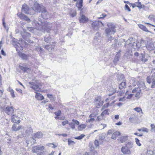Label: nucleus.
Masks as SVG:
<instances>
[{"label": "nucleus", "instance_id": "nucleus-27", "mask_svg": "<svg viewBox=\"0 0 155 155\" xmlns=\"http://www.w3.org/2000/svg\"><path fill=\"white\" fill-rule=\"evenodd\" d=\"M120 134V133L119 132L116 131L114 133L111 137V138L113 139H116V138Z\"/></svg>", "mask_w": 155, "mask_h": 155}, {"label": "nucleus", "instance_id": "nucleus-38", "mask_svg": "<svg viewBox=\"0 0 155 155\" xmlns=\"http://www.w3.org/2000/svg\"><path fill=\"white\" fill-rule=\"evenodd\" d=\"M109 109H107L104 110L101 114V116H104L107 115H108L109 113L108 112Z\"/></svg>", "mask_w": 155, "mask_h": 155}, {"label": "nucleus", "instance_id": "nucleus-64", "mask_svg": "<svg viewBox=\"0 0 155 155\" xmlns=\"http://www.w3.org/2000/svg\"><path fill=\"white\" fill-rule=\"evenodd\" d=\"M153 152L152 151L150 150H147V154L148 155H153Z\"/></svg>", "mask_w": 155, "mask_h": 155}, {"label": "nucleus", "instance_id": "nucleus-47", "mask_svg": "<svg viewBox=\"0 0 155 155\" xmlns=\"http://www.w3.org/2000/svg\"><path fill=\"white\" fill-rule=\"evenodd\" d=\"M47 146L52 148H54L57 146V145H55L53 143H50L47 144Z\"/></svg>", "mask_w": 155, "mask_h": 155}, {"label": "nucleus", "instance_id": "nucleus-57", "mask_svg": "<svg viewBox=\"0 0 155 155\" xmlns=\"http://www.w3.org/2000/svg\"><path fill=\"white\" fill-rule=\"evenodd\" d=\"M94 145L96 147L99 146V142L97 140H95L94 142Z\"/></svg>", "mask_w": 155, "mask_h": 155}, {"label": "nucleus", "instance_id": "nucleus-61", "mask_svg": "<svg viewBox=\"0 0 155 155\" xmlns=\"http://www.w3.org/2000/svg\"><path fill=\"white\" fill-rule=\"evenodd\" d=\"M125 10H127L129 12H130L131 11L130 8H129V6L128 5L126 4L125 5Z\"/></svg>", "mask_w": 155, "mask_h": 155}, {"label": "nucleus", "instance_id": "nucleus-35", "mask_svg": "<svg viewBox=\"0 0 155 155\" xmlns=\"http://www.w3.org/2000/svg\"><path fill=\"white\" fill-rule=\"evenodd\" d=\"M19 67L20 69L24 72H27L28 71H29L30 70L29 68L27 67H25L21 66H19Z\"/></svg>", "mask_w": 155, "mask_h": 155}, {"label": "nucleus", "instance_id": "nucleus-17", "mask_svg": "<svg viewBox=\"0 0 155 155\" xmlns=\"http://www.w3.org/2000/svg\"><path fill=\"white\" fill-rule=\"evenodd\" d=\"M23 38L27 41L29 42H32L28 38L31 37V35L30 33L28 32H25L23 35Z\"/></svg>", "mask_w": 155, "mask_h": 155}, {"label": "nucleus", "instance_id": "nucleus-15", "mask_svg": "<svg viewBox=\"0 0 155 155\" xmlns=\"http://www.w3.org/2000/svg\"><path fill=\"white\" fill-rule=\"evenodd\" d=\"M21 10L23 12L26 14H29V8L25 4H24L22 5Z\"/></svg>", "mask_w": 155, "mask_h": 155}, {"label": "nucleus", "instance_id": "nucleus-51", "mask_svg": "<svg viewBox=\"0 0 155 155\" xmlns=\"http://www.w3.org/2000/svg\"><path fill=\"white\" fill-rule=\"evenodd\" d=\"M148 18L150 20L153 21H155V16L154 15H150L149 16Z\"/></svg>", "mask_w": 155, "mask_h": 155}, {"label": "nucleus", "instance_id": "nucleus-29", "mask_svg": "<svg viewBox=\"0 0 155 155\" xmlns=\"http://www.w3.org/2000/svg\"><path fill=\"white\" fill-rule=\"evenodd\" d=\"M138 26L143 31L147 32H149L147 28L144 25L140 24L138 25Z\"/></svg>", "mask_w": 155, "mask_h": 155}, {"label": "nucleus", "instance_id": "nucleus-63", "mask_svg": "<svg viewBox=\"0 0 155 155\" xmlns=\"http://www.w3.org/2000/svg\"><path fill=\"white\" fill-rule=\"evenodd\" d=\"M98 39L96 38H94L93 41L95 45H97L99 44V42H98Z\"/></svg>", "mask_w": 155, "mask_h": 155}, {"label": "nucleus", "instance_id": "nucleus-24", "mask_svg": "<svg viewBox=\"0 0 155 155\" xmlns=\"http://www.w3.org/2000/svg\"><path fill=\"white\" fill-rule=\"evenodd\" d=\"M47 14L48 13L47 12L46 10L45 7H44L43 8H42V10L41 11V16L42 18L44 19L46 18Z\"/></svg>", "mask_w": 155, "mask_h": 155}, {"label": "nucleus", "instance_id": "nucleus-40", "mask_svg": "<svg viewBox=\"0 0 155 155\" xmlns=\"http://www.w3.org/2000/svg\"><path fill=\"white\" fill-rule=\"evenodd\" d=\"M105 138V136L104 135H101L99 137V140L100 141V142L101 143H103V140Z\"/></svg>", "mask_w": 155, "mask_h": 155}, {"label": "nucleus", "instance_id": "nucleus-2", "mask_svg": "<svg viewBox=\"0 0 155 155\" xmlns=\"http://www.w3.org/2000/svg\"><path fill=\"white\" fill-rule=\"evenodd\" d=\"M29 84L31 85L30 87L33 89L36 93L35 98L38 100H41L44 99V97L41 94L37 93L36 91H39L40 89L39 87L42 86V84L39 82H30Z\"/></svg>", "mask_w": 155, "mask_h": 155}, {"label": "nucleus", "instance_id": "nucleus-5", "mask_svg": "<svg viewBox=\"0 0 155 155\" xmlns=\"http://www.w3.org/2000/svg\"><path fill=\"white\" fill-rule=\"evenodd\" d=\"M21 134L19 136L20 137H23L26 136H28L32 132L33 130L30 126L26 127H23V128L21 131Z\"/></svg>", "mask_w": 155, "mask_h": 155}, {"label": "nucleus", "instance_id": "nucleus-26", "mask_svg": "<svg viewBox=\"0 0 155 155\" xmlns=\"http://www.w3.org/2000/svg\"><path fill=\"white\" fill-rule=\"evenodd\" d=\"M146 47L149 50H152L154 48V44L148 42L147 43Z\"/></svg>", "mask_w": 155, "mask_h": 155}, {"label": "nucleus", "instance_id": "nucleus-14", "mask_svg": "<svg viewBox=\"0 0 155 155\" xmlns=\"http://www.w3.org/2000/svg\"><path fill=\"white\" fill-rule=\"evenodd\" d=\"M44 149V147L40 145L39 146H35L33 147L32 151L34 153H36L39 150H42Z\"/></svg>", "mask_w": 155, "mask_h": 155}, {"label": "nucleus", "instance_id": "nucleus-8", "mask_svg": "<svg viewBox=\"0 0 155 155\" xmlns=\"http://www.w3.org/2000/svg\"><path fill=\"white\" fill-rule=\"evenodd\" d=\"M100 24L103 26H104V24L100 21L93 22L91 24V26L94 30H97L99 29Z\"/></svg>", "mask_w": 155, "mask_h": 155}, {"label": "nucleus", "instance_id": "nucleus-58", "mask_svg": "<svg viewBox=\"0 0 155 155\" xmlns=\"http://www.w3.org/2000/svg\"><path fill=\"white\" fill-rule=\"evenodd\" d=\"M95 119L93 118H91L89 119H88L86 120V122L90 123L91 122H93L94 121Z\"/></svg>", "mask_w": 155, "mask_h": 155}, {"label": "nucleus", "instance_id": "nucleus-7", "mask_svg": "<svg viewBox=\"0 0 155 155\" xmlns=\"http://www.w3.org/2000/svg\"><path fill=\"white\" fill-rule=\"evenodd\" d=\"M133 93H135V96L136 99L138 100L140 97V94L141 90L140 88L139 87H136L134 88L132 91Z\"/></svg>", "mask_w": 155, "mask_h": 155}, {"label": "nucleus", "instance_id": "nucleus-12", "mask_svg": "<svg viewBox=\"0 0 155 155\" xmlns=\"http://www.w3.org/2000/svg\"><path fill=\"white\" fill-rule=\"evenodd\" d=\"M23 128V126L21 125H19L16 124H14L13 125L12 128V130L17 131L21 130V129Z\"/></svg>", "mask_w": 155, "mask_h": 155}, {"label": "nucleus", "instance_id": "nucleus-22", "mask_svg": "<svg viewBox=\"0 0 155 155\" xmlns=\"http://www.w3.org/2000/svg\"><path fill=\"white\" fill-rule=\"evenodd\" d=\"M137 120V116L134 115L131 116L129 118V121L131 123H134L135 121Z\"/></svg>", "mask_w": 155, "mask_h": 155}, {"label": "nucleus", "instance_id": "nucleus-55", "mask_svg": "<svg viewBox=\"0 0 155 155\" xmlns=\"http://www.w3.org/2000/svg\"><path fill=\"white\" fill-rule=\"evenodd\" d=\"M36 50L37 51L40 52H41L43 50L42 48L39 46H38L37 47H36Z\"/></svg>", "mask_w": 155, "mask_h": 155}, {"label": "nucleus", "instance_id": "nucleus-52", "mask_svg": "<svg viewBox=\"0 0 155 155\" xmlns=\"http://www.w3.org/2000/svg\"><path fill=\"white\" fill-rule=\"evenodd\" d=\"M70 14L71 16L74 17L76 15V12L75 10L73 11V12H71V13H70Z\"/></svg>", "mask_w": 155, "mask_h": 155}, {"label": "nucleus", "instance_id": "nucleus-50", "mask_svg": "<svg viewBox=\"0 0 155 155\" xmlns=\"http://www.w3.org/2000/svg\"><path fill=\"white\" fill-rule=\"evenodd\" d=\"M47 96L52 100H54V97L52 94H47Z\"/></svg>", "mask_w": 155, "mask_h": 155}, {"label": "nucleus", "instance_id": "nucleus-13", "mask_svg": "<svg viewBox=\"0 0 155 155\" xmlns=\"http://www.w3.org/2000/svg\"><path fill=\"white\" fill-rule=\"evenodd\" d=\"M88 20V18L85 15L81 14L80 13V16L79 18V20L80 23H84L86 22Z\"/></svg>", "mask_w": 155, "mask_h": 155}, {"label": "nucleus", "instance_id": "nucleus-49", "mask_svg": "<svg viewBox=\"0 0 155 155\" xmlns=\"http://www.w3.org/2000/svg\"><path fill=\"white\" fill-rule=\"evenodd\" d=\"M124 75L122 74L118 75L117 76V80L120 81V80L123 79L124 78Z\"/></svg>", "mask_w": 155, "mask_h": 155}, {"label": "nucleus", "instance_id": "nucleus-42", "mask_svg": "<svg viewBox=\"0 0 155 155\" xmlns=\"http://www.w3.org/2000/svg\"><path fill=\"white\" fill-rule=\"evenodd\" d=\"M126 147L128 148H131L133 147V144L131 142H128L126 144Z\"/></svg>", "mask_w": 155, "mask_h": 155}, {"label": "nucleus", "instance_id": "nucleus-11", "mask_svg": "<svg viewBox=\"0 0 155 155\" xmlns=\"http://www.w3.org/2000/svg\"><path fill=\"white\" fill-rule=\"evenodd\" d=\"M17 15L21 20L25 21L28 22H30V19L26 15L20 13H18Z\"/></svg>", "mask_w": 155, "mask_h": 155}, {"label": "nucleus", "instance_id": "nucleus-23", "mask_svg": "<svg viewBox=\"0 0 155 155\" xmlns=\"http://www.w3.org/2000/svg\"><path fill=\"white\" fill-rule=\"evenodd\" d=\"M121 151L124 154H129L130 151L127 147H122L121 148Z\"/></svg>", "mask_w": 155, "mask_h": 155}, {"label": "nucleus", "instance_id": "nucleus-31", "mask_svg": "<svg viewBox=\"0 0 155 155\" xmlns=\"http://www.w3.org/2000/svg\"><path fill=\"white\" fill-rule=\"evenodd\" d=\"M54 46L53 45H47L45 46V48L48 50L49 51L51 52L54 50Z\"/></svg>", "mask_w": 155, "mask_h": 155}, {"label": "nucleus", "instance_id": "nucleus-3", "mask_svg": "<svg viewBox=\"0 0 155 155\" xmlns=\"http://www.w3.org/2000/svg\"><path fill=\"white\" fill-rule=\"evenodd\" d=\"M107 25L108 28H106L105 30L106 35L108 36L109 35H114L116 32L115 25L112 23L108 22Z\"/></svg>", "mask_w": 155, "mask_h": 155}, {"label": "nucleus", "instance_id": "nucleus-21", "mask_svg": "<svg viewBox=\"0 0 155 155\" xmlns=\"http://www.w3.org/2000/svg\"><path fill=\"white\" fill-rule=\"evenodd\" d=\"M43 134L41 132H38L33 134V137L36 138H42Z\"/></svg>", "mask_w": 155, "mask_h": 155}, {"label": "nucleus", "instance_id": "nucleus-59", "mask_svg": "<svg viewBox=\"0 0 155 155\" xmlns=\"http://www.w3.org/2000/svg\"><path fill=\"white\" fill-rule=\"evenodd\" d=\"M72 121L74 123V125L75 124L77 125H78L79 124V122L76 120L73 119H72Z\"/></svg>", "mask_w": 155, "mask_h": 155}, {"label": "nucleus", "instance_id": "nucleus-36", "mask_svg": "<svg viewBox=\"0 0 155 155\" xmlns=\"http://www.w3.org/2000/svg\"><path fill=\"white\" fill-rule=\"evenodd\" d=\"M86 126V125L85 124H81L79 125L78 127V129L79 130H82L83 129H84Z\"/></svg>", "mask_w": 155, "mask_h": 155}, {"label": "nucleus", "instance_id": "nucleus-56", "mask_svg": "<svg viewBox=\"0 0 155 155\" xmlns=\"http://www.w3.org/2000/svg\"><path fill=\"white\" fill-rule=\"evenodd\" d=\"M135 140L136 144L139 146H140L141 145V144L140 143V140L137 138H135Z\"/></svg>", "mask_w": 155, "mask_h": 155}, {"label": "nucleus", "instance_id": "nucleus-43", "mask_svg": "<svg viewBox=\"0 0 155 155\" xmlns=\"http://www.w3.org/2000/svg\"><path fill=\"white\" fill-rule=\"evenodd\" d=\"M130 83H132L133 86L135 85V84L136 83L137 81L134 78H132L130 80Z\"/></svg>", "mask_w": 155, "mask_h": 155}, {"label": "nucleus", "instance_id": "nucleus-60", "mask_svg": "<svg viewBox=\"0 0 155 155\" xmlns=\"http://www.w3.org/2000/svg\"><path fill=\"white\" fill-rule=\"evenodd\" d=\"M61 113V111L60 110H59L58 111L54 113L57 116H59Z\"/></svg>", "mask_w": 155, "mask_h": 155}, {"label": "nucleus", "instance_id": "nucleus-9", "mask_svg": "<svg viewBox=\"0 0 155 155\" xmlns=\"http://www.w3.org/2000/svg\"><path fill=\"white\" fill-rule=\"evenodd\" d=\"M155 75H152L151 77H150L149 76L147 78V82L150 84L151 83H152V85L151 86L152 88H154L155 87Z\"/></svg>", "mask_w": 155, "mask_h": 155}, {"label": "nucleus", "instance_id": "nucleus-28", "mask_svg": "<svg viewBox=\"0 0 155 155\" xmlns=\"http://www.w3.org/2000/svg\"><path fill=\"white\" fill-rule=\"evenodd\" d=\"M126 87V82L125 80H123V81L120 84L119 88L121 89L123 88H125Z\"/></svg>", "mask_w": 155, "mask_h": 155}, {"label": "nucleus", "instance_id": "nucleus-34", "mask_svg": "<svg viewBox=\"0 0 155 155\" xmlns=\"http://www.w3.org/2000/svg\"><path fill=\"white\" fill-rule=\"evenodd\" d=\"M137 0V2H135L136 4V5L137 7H138L139 9H140L142 8H143L145 6L144 5H143V7H142L141 3L140 2H139V0Z\"/></svg>", "mask_w": 155, "mask_h": 155}, {"label": "nucleus", "instance_id": "nucleus-1", "mask_svg": "<svg viewBox=\"0 0 155 155\" xmlns=\"http://www.w3.org/2000/svg\"><path fill=\"white\" fill-rule=\"evenodd\" d=\"M38 23L36 21L34 20L32 22V25L36 27V28L42 32L46 31L49 32L50 31L52 28V25L47 21L40 22Z\"/></svg>", "mask_w": 155, "mask_h": 155}, {"label": "nucleus", "instance_id": "nucleus-30", "mask_svg": "<svg viewBox=\"0 0 155 155\" xmlns=\"http://www.w3.org/2000/svg\"><path fill=\"white\" fill-rule=\"evenodd\" d=\"M140 60L142 62H145L147 61V60L145 58V55L143 54H140Z\"/></svg>", "mask_w": 155, "mask_h": 155}, {"label": "nucleus", "instance_id": "nucleus-16", "mask_svg": "<svg viewBox=\"0 0 155 155\" xmlns=\"http://www.w3.org/2000/svg\"><path fill=\"white\" fill-rule=\"evenodd\" d=\"M26 141L28 145L31 144L32 145L35 143L36 140L33 138L31 137L27 138L26 140Z\"/></svg>", "mask_w": 155, "mask_h": 155}, {"label": "nucleus", "instance_id": "nucleus-54", "mask_svg": "<svg viewBox=\"0 0 155 155\" xmlns=\"http://www.w3.org/2000/svg\"><path fill=\"white\" fill-rule=\"evenodd\" d=\"M69 124L71 129H74L75 128V125L73 122L70 123Z\"/></svg>", "mask_w": 155, "mask_h": 155}, {"label": "nucleus", "instance_id": "nucleus-18", "mask_svg": "<svg viewBox=\"0 0 155 155\" xmlns=\"http://www.w3.org/2000/svg\"><path fill=\"white\" fill-rule=\"evenodd\" d=\"M18 55L23 60H27L29 57V55H26L21 52L18 53Z\"/></svg>", "mask_w": 155, "mask_h": 155}, {"label": "nucleus", "instance_id": "nucleus-53", "mask_svg": "<svg viewBox=\"0 0 155 155\" xmlns=\"http://www.w3.org/2000/svg\"><path fill=\"white\" fill-rule=\"evenodd\" d=\"M104 103V102L103 101H101H101H99L97 103L96 106L97 107L98 106H100L102 105Z\"/></svg>", "mask_w": 155, "mask_h": 155}, {"label": "nucleus", "instance_id": "nucleus-33", "mask_svg": "<svg viewBox=\"0 0 155 155\" xmlns=\"http://www.w3.org/2000/svg\"><path fill=\"white\" fill-rule=\"evenodd\" d=\"M133 39V38H129L128 40L126 41V42L125 43V45H124L125 47H128L127 46V45L131 46V45L132 43H130L129 41H131Z\"/></svg>", "mask_w": 155, "mask_h": 155}, {"label": "nucleus", "instance_id": "nucleus-44", "mask_svg": "<svg viewBox=\"0 0 155 155\" xmlns=\"http://www.w3.org/2000/svg\"><path fill=\"white\" fill-rule=\"evenodd\" d=\"M134 110L136 111H137L138 112H140V113L142 114L143 113V112L142 111V109L140 107H137L134 108Z\"/></svg>", "mask_w": 155, "mask_h": 155}, {"label": "nucleus", "instance_id": "nucleus-10", "mask_svg": "<svg viewBox=\"0 0 155 155\" xmlns=\"http://www.w3.org/2000/svg\"><path fill=\"white\" fill-rule=\"evenodd\" d=\"M74 2H76L77 1V2L76 4V6L78 9H81V12L82 11V9H81L83 6V0H73Z\"/></svg>", "mask_w": 155, "mask_h": 155}, {"label": "nucleus", "instance_id": "nucleus-41", "mask_svg": "<svg viewBox=\"0 0 155 155\" xmlns=\"http://www.w3.org/2000/svg\"><path fill=\"white\" fill-rule=\"evenodd\" d=\"M101 100V97L99 96H98L96 97L95 100V102L96 104V105L97 104V103L100 101Z\"/></svg>", "mask_w": 155, "mask_h": 155}, {"label": "nucleus", "instance_id": "nucleus-45", "mask_svg": "<svg viewBox=\"0 0 155 155\" xmlns=\"http://www.w3.org/2000/svg\"><path fill=\"white\" fill-rule=\"evenodd\" d=\"M51 38L49 35L48 37H45V42L48 43L51 41Z\"/></svg>", "mask_w": 155, "mask_h": 155}, {"label": "nucleus", "instance_id": "nucleus-6", "mask_svg": "<svg viewBox=\"0 0 155 155\" xmlns=\"http://www.w3.org/2000/svg\"><path fill=\"white\" fill-rule=\"evenodd\" d=\"M3 105L2 103H1L0 106L1 108L3 109L5 112L9 115H12L14 113V109L12 107H9L8 105H5L4 107L2 106Z\"/></svg>", "mask_w": 155, "mask_h": 155}, {"label": "nucleus", "instance_id": "nucleus-19", "mask_svg": "<svg viewBox=\"0 0 155 155\" xmlns=\"http://www.w3.org/2000/svg\"><path fill=\"white\" fill-rule=\"evenodd\" d=\"M13 45L15 46L16 51H19L20 50L23 49V47L21 46V45L18 43H14L13 44Z\"/></svg>", "mask_w": 155, "mask_h": 155}, {"label": "nucleus", "instance_id": "nucleus-32", "mask_svg": "<svg viewBox=\"0 0 155 155\" xmlns=\"http://www.w3.org/2000/svg\"><path fill=\"white\" fill-rule=\"evenodd\" d=\"M128 137L127 136H122L120 139V141L121 143H123L125 142L127 140Z\"/></svg>", "mask_w": 155, "mask_h": 155}, {"label": "nucleus", "instance_id": "nucleus-25", "mask_svg": "<svg viewBox=\"0 0 155 155\" xmlns=\"http://www.w3.org/2000/svg\"><path fill=\"white\" fill-rule=\"evenodd\" d=\"M132 54V52L131 50L129 49H127L126 50V51L125 53V55L128 58L130 57Z\"/></svg>", "mask_w": 155, "mask_h": 155}, {"label": "nucleus", "instance_id": "nucleus-46", "mask_svg": "<svg viewBox=\"0 0 155 155\" xmlns=\"http://www.w3.org/2000/svg\"><path fill=\"white\" fill-rule=\"evenodd\" d=\"M85 136V135L84 134H82L80 136L75 137V139L77 140H81L83 139Z\"/></svg>", "mask_w": 155, "mask_h": 155}, {"label": "nucleus", "instance_id": "nucleus-4", "mask_svg": "<svg viewBox=\"0 0 155 155\" xmlns=\"http://www.w3.org/2000/svg\"><path fill=\"white\" fill-rule=\"evenodd\" d=\"M29 4L32 9L34 11L37 12H40L42 8L40 5L35 0H29Z\"/></svg>", "mask_w": 155, "mask_h": 155}, {"label": "nucleus", "instance_id": "nucleus-39", "mask_svg": "<svg viewBox=\"0 0 155 155\" xmlns=\"http://www.w3.org/2000/svg\"><path fill=\"white\" fill-rule=\"evenodd\" d=\"M101 34L99 32H97L96 33L95 35V38L98 39V42H100L101 41Z\"/></svg>", "mask_w": 155, "mask_h": 155}, {"label": "nucleus", "instance_id": "nucleus-37", "mask_svg": "<svg viewBox=\"0 0 155 155\" xmlns=\"http://www.w3.org/2000/svg\"><path fill=\"white\" fill-rule=\"evenodd\" d=\"M120 57V55L119 54H117L116 55L113 61L114 63H115L117 61H118Z\"/></svg>", "mask_w": 155, "mask_h": 155}, {"label": "nucleus", "instance_id": "nucleus-62", "mask_svg": "<svg viewBox=\"0 0 155 155\" xmlns=\"http://www.w3.org/2000/svg\"><path fill=\"white\" fill-rule=\"evenodd\" d=\"M68 145H70L72 143H74V144L75 143L72 140H68Z\"/></svg>", "mask_w": 155, "mask_h": 155}, {"label": "nucleus", "instance_id": "nucleus-48", "mask_svg": "<svg viewBox=\"0 0 155 155\" xmlns=\"http://www.w3.org/2000/svg\"><path fill=\"white\" fill-rule=\"evenodd\" d=\"M150 131L151 132H155V125L154 124H152L151 125Z\"/></svg>", "mask_w": 155, "mask_h": 155}, {"label": "nucleus", "instance_id": "nucleus-20", "mask_svg": "<svg viewBox=\"0 0 155 155\" xmlns=\"http://www.w3.org/2000/svg\"><path fill=\"white\" fill-rule=\"evenodd\" d=\"M12 121L14 123H19L20 121L18 120V118L16 115L14 114L11 117Z\"/></svg>", "mask_w": 155, "mask_h": 155}]
</instances>
